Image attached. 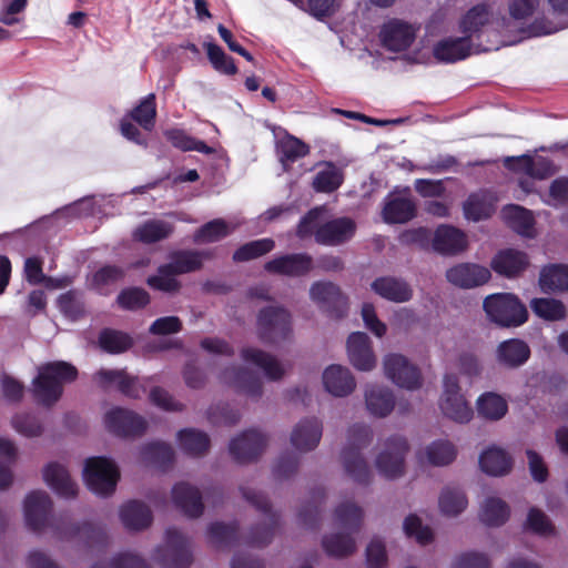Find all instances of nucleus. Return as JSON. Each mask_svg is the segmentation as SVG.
<instances>
[{
  "mask_svg": "<svg viewBox=\"0 0 568 568\" xmlns=\"http://www.w3.org/2000/svg\"><path fill=\"white\" fill-rule=\"evenodd\" d=\"M206 52L209 60L215 70L230 75L235 74L237 72V68L234 64V60L231 57L226 55L222 48L217 44L207 43Z\"/></svg>",
  "mask_w": 568,
  "mask_h": 568,
  "instance_id": "obj_63",
  "label": "nucleus"
},
{
  "mask_svg": "<svg viewBox=\"0 0 568 568\" xmlns=\"http://www.w3.org/2000/svg\"><path fill=\"white\" fill-rule=\"evenodd\" d=\"M529 265L528 255L515 248L499 251L491 260V268L506 277H515L524 272Z\"/></svg>",
  "mask_w": 568,
  "mask_h": 568,
  "instance_id": "obj_29",
  "label": "nucleus"
},
{
  "mask_svg": "<svg viewBox=\"0 0 568 568\" xmlns=\"http://www.w3.org/2000/svg\"><path fill=\"white\" fill-rule=\"evenodd\" d=\"M510 515L508 505L500 498H487L481 506L479 517L480 520L490 527H499L504 525Z\"/></svg>",
  "mask_w": 568,
  "mask_h": 568,
  "instance_id": "obj_47",
  "label": "nucleus"
},
{
  "mask_svg": "<svg viewBox=\"0 0 568 568\" xmlns=\"http://www.w3.org/2000/svg\"><path fill=\"white\" fill-rule=\"evenodd\" d=\"M335 520L343 527L352 531H357L361 528L363 520V510L354 503H342L335 509Z\"/></svg>",
  "mask_w": 568,
  "mask_h": 568,
  "instance_id": "obj_57",
  "label": "nucleus"
},
{
  "mask_svg": "<svg viewBox=\"0 0 568 568\" xmlns=\"http://www.w3.org/2000/svg\"><path fill=\"white\" fill-rule=\"evenodd\" d=\"M83 479L92 493L109 496L116 488L120 471L118 466L104 456L90 457L85 460Z\"/></svg>",
  "mask_w": 568,
  "mask_h": 568,
  "instance_id": "obj_6",
  "label": "nucleus"
},
{
  "mask_svg": "<svg viewBox=\"0 0 568 568\" xmlns=\"http://www.w3.org/2000/svg\"><path fill=\"white\" fill-rule=\"evenodd\" d=\"M498 196L495 191L480 189L471 192L463 203V213L467 221L480 222L490 219L497 209Z\"/></svg>",
  "mask_w": 568,
  "mask_h": 568,
  "instance_id": "obj_18",
  "label": "nucleus"
},
{
  "mask_svg": "<svg viewBox=\"0 0 568 568\" xmlns=\"http://www.w3.org/2000/svg\"><path fill=\"white\" fill-rule=\"evenodd\" d=\"M322 434L323 425L318 418H304L293 428L291 443L300 452H311L318 446Z\"/></svg>",
  "mask_w": 568,
  "mask_h": 568,
  "instance_id": "obj_26",
  "label": "nucleus"
},
{
  "mask_svg": "<svg viewBox=\"0 0 568 568\" xmlns=\"http://www.w3.org/2000/svg\"><path fill=\"white\" fill-rule=\"evenodd\" d=\"M153 559L163 568H189L193 560L189 539L176 528H168L165 544L155 549Z\"/></svg>",
  "mask_w": 568,
  "mask_h": 568,
  "instance_id": "obj_7",
  "label": "nucleus"
},
{
  "mask_svg": "<svg viewBox=\"0 0 568 568\" xmlns=\"http://www.w3.org/2000/svg\"><path fill=\"white\" fill-rule=\"evenodd\" d=\"M403 528L407 537H414L423 546L430 544L434 539L432 529L423 526L420 518L415 514L405 518Z\"/></svg>",
  "mask_w": 568,
  "mask_h": 568,
  "instance_id": "obj_61",
  "label": "nucleus"
},
{
  "mask_svg": "<svg viewBox=\"0 0 568 568\" xmlns=\"http://www.w3.org/2000/svg\"><path fill=\"white\" fill-rule=\"evenodd\" d=\"M274 247L275 242L273 239L264 237L254 240L236 248L235 252L233 253L232 260L235 263L255 260L272 252Z\"/></svg>",
  "mask_w": 568,
  "mask_h": 568,
  "instance_id": "obj_49",
  "label": "nucleus"
},
{
  "mask_svg": "<svg viewBox=\"0 0 568 568\" xmlns=\"http://www.w3.org/2000/svg\"><path fill=\"white\" fill-rule=\"evenodd\" d=\"M125 276L123 267L104 265L97 270L91 277V286L100 294H106V287L122 281Z\"/></svg>",
  "mask_w": 568,
  "mask_h": 568,
  "instance_id": "obj_54",
  "label": "nucleus"
},
{
  "mask_svg": "<svg viewBox=\"0 0 568 568\" xmlns=\"http://www.w3.org/2000/svg\"><path fill=\"white\" fill-rule=\"evenodd\" d=\"M408 452L407 440L398 435L386 442L385 449L376 457V467L386 478L394 479L404 474L405 456Z\"/></svg>",
  "mask_w": 568,
  "mask_h": 568,
  "instance_id": "obj_12",
  "label": "nucleus"
},
{
  "mask_svg": "<svg viewBox=\"0 0 568 568\" xmlns=\"http://www.w3.org/2000/svg\"><path fill=\"white\" fill-rule=\"evenodd\" d=\"M178 440L183 453L192 457L205 455L211 446L209 435L194 428L181 429L178 433Z\"/></svg>",
  "mask_w": 568,
  "mask_h": 568,
  "instance_id": "obj_40",
  "label": "nucleus"
},
{
  "mask_svg": "<svg viewBox=\"0 0 568 568\" xmlns=\"http://www.w3.org/2000/svg\"><path fill=\"white\" fill-rule=\"evenodd\" d=\"M467 505V497L459 488L447 487L439 496V508L447 516H457Z\"/></svg>",
  "mask_w": 568,
  "mask_h": 568,
  "instance_id": "obj_55",
  "label": "nucleus"
},
{
  "mask_svg": "<svg viewBox=\"0 0 568 568\" xmlns=\"http://www.w3.org/2000/svg\"><path fill=\"white\" fill-rule=\"evenodd\" d=\"M372 439V429L365 424H354L348 428L347 444L342 450L341 459L347 476L358 485L367 486L372 483V470L362 454Z\"/></svg>",
  "mask_w": 568,
  "mask_h": 568,
  "instance_id": "obj_2",
  "label": "nucleus"
},
{
  "mask_svg": "<svg viewBox=\"0 0 568 568\" xmlns=\"http://www.w3.org/2000/svg\"><path fill=\"white\" fill-rule=\"evenodd\" d=\"M256 336L264 345H278L293 338L292 314L284 306L270 305L256 315Z\"/></svg>",
  "mask_w": 568,
  "mask_h": 568,
  "instance_id": "obj_3",
  "label": "nucleus"
},
{
  "mask_svg": "<svg viewBox=\"0 0 568 568\" xmlns=\"http://www.w3.org/2000/svg\"><path fill=\"white\" fill-rule=\"evenodd\" d=\"M232 233L229 224L223 219H214L201 227H199L194 235V243H214L229 236Z\"/></svg>",
  "mask_w": 568,
  "mask_h": 568,
  "instance_id": "obj_51",
  "label": "nucleus"
},
{
  "mask_svg": "<svg viewBox=\"0 0 568 568\" xmlns=\"http://www.w3.org/2000/svg\"><path fill=\"white\" fill-rule=\"evenodd\" d=\"M104 424L111 434L121 438L141 437L148 428L144 417L123 407H114L106 412Z\"/></svg>",
  "mask_w": 568,
  "mask_h": 568,
  "instance_id": "obj_8",
  "label": "nucleus"
},
{
  "mask_svg": "<svg viewBox=\"0 0 568 568\" xmlns=\"http://www.w3.org/2000/svg\"><path fill=\"white\" fill-rule=\"evenodd\" d=\"M322 546L328 556L344 558L355 551V540L347 534H332L324 536Z\"/></svg>",
  "mask_w": 568,
  "mask_h": 568,
  "instance_id": "obj_53",
  "label": "nucleus"
},
{
  "mask_svg": "<svg viewBox=\"0 0 568 568\" xmlns=\"http://www.w3.org/2000/svg\"><path fill=\"white\" fill-rule=\"evenodd\" d=\"M491 10L485 3L477 4L468 10L459 23L460 31L464 33L463 38H467L470 41V38L489 22Z\"/></svg>",
  "mask_w": 568,
  "mask_h": 568,
  "instance_id": "obj_46",
  "label": "nucleus"
},
{
  "mask_svg": "<svg viewBox=\"0 0 568 568\" xmlns=\"http://www.w3.org/2000/svg\"><path fill=\"white\" fill-rule=\"evenodd\" d=\"M530 307L538 317L546 321L556 322L566 317V307L559 300L549 297L534 298Z\"/></svg>",
  "mask_w": 568,
  "mask_h": 568,
  "instance_id": "obj_52",
  "label": "nucleus"
},
{
  "mask_svg": "<svg viewBox=\"0 0 568 568\" xmlns=\"http://www.w3.org/2000/svg\"><path fill=\"white\" fill-rule=\"evenodd\" d=\"M156 118V103L155 94L150 93L143 98L140 103L133 108L120 121V131L123 138L128 140L136 139L139 129L133 123L135 122L145 131H151L154 128Z\"/></svg>",
  "mask_w": 568,
  "mask_h": 568,
  "instance_id": "obj_10",
  "label": "nucleus"
},
{
  "mask_svg": "<svg viewBox=\"0 0 568 568\" xmlns=\"http://www.w3.org/2000/svg\"><path fill=\"white\" fill-rule=\"evenodd\" d=\"M172 499L176 508L189 518H199L204 511L200 490L189 483L175 484L172 488Z\"/></svg>",
  "mask_w": 568,
  "mask_h": 568,
  "instance_id": "obj_27",
  "label": "nucleus"
},
{
  "mask_svg": "<svg viewBox=\"0 0 568 568\" xmlns=\"http://www.w3.org/2000/svg\"><path fill=\"white\" fill-rule=\"evenodd\" d=\"M241 356L244 362L254 364L263 369L265 376L270 381L281 379L285 371L280 362L271 354L254 347H244L241 351Z\"/></svg>",
  "mask_w": 568,
  "mask_h": 568,
  "instance_id": "obj_36",
  "label": "nucleus"
},
{
  "mask_svg": "<svg viewBox=\"0 0 568 568\" xmlns=\"http://www.w3.org/2000/svg\"><path fill=\"white\" fill-rule=\"evenodd\" d=\"M164 264L160 265L156 270L155 275H151L146 278V284L156 291L174 294L178 293L182 284L176 280V275L173 272H169Z\"/></svg>",
  "mask_w": 568,
  "mask_h": 568,
  "instance_id": "obj_59",
  "label": "nucleus"
},
{
  "mask_svg": "<svg viewBox=\"0 0 568 568\" xmlns=\"http://www.w3.org/2000/svg\"><path fill=\"white\" fill-rule=\"evenodd\" d=\"M501 217L505 223L516 233L530 236L535 226L532 213L517 204L505 205L501 210Z\"/></svg>",
  "mask_w": 568,
  "mask_h": 568,
  "instance_id": "obj_37",
  "label": "nucleus"
},
{
  "mask_svg": "<svg viewBox=\"0 0 568 568\" xmlns=\"http://www.w3.org/2000/svg\"><path fill=\"white\" fill-rule=\"evenodd\" d=\"M133 345L132 337L121 331L103 328L99 334V346L109 354H120Z\"/></svg>",
  "mask_w": 568,
  "mask_h": 568,
  "instance_id": "obj_48",
  "label": "nucleus"
},
{
  "mask_svg": "<svg viewBox=\"0 0 568 568\" xmlns=\"http://www.w3.org/2000/svg\"><path fill=\"white\" fill-rule=\"evenodd\" d=\"M324 491L314 494V501L304 505L298 511V521L305 528L315 529L318 527L321 519L320 504L324 500Z\"/></svg>",
  "mask_w": 568,
  "mask_h": 568,
  "instance_id": "obj_62",
  "label": "nucleus"
},
{
  "mask_svg": "<svg viewBox=\"0 0 568 568\" xmlns=\"http://www.w3.org/2000/svg\"><path fill=\"white\" fill-rule=\"evenodd\" d=\"M470 54V41L467 38H449L434 47V55L442 62H455Z\"/></svg>",
  "mask_w": 568,
  "mask_h": 568,
  "instance_id": "obj_41",
  "label": "nucleus"
},
{
  "mask_svg": "<svg viewBox=\"0 0 568 568\" xmlns=\"http://www.w3.org/2000/svg\"><path fill=\"white\" fill-rule=\"evenodd\" d=\"M78 377V369L68 362L55 361L45 363L38 368L32 381V394L37 403L51 407L63 394V385Z\"/></svg>",
  "mask_w": 568,
  "mask_h": 568,
  "instance_id": "obj_1",
  "label": "nucleus"
},
{
  "mask_svg": "<svg viewBox=\"0 0 568 568\" xmlns=\"http://www.w3.org/2000/svg\"><path fill=\"white\" fill-rule=\"evenodd\" d=\"M504 166L520 176H534L546 179L556 172L554 163L544 156L532 158L528 154L507 156L504 159Z\"/></svg>",
  "mask_w": 568,
  "mask_h": 568,
  "instance_id": "obj_17",
  "label": "nucleus"
},
{
  "mask_svg": "<svg viewBox=\"0 0 568 568\" xmlns=\"http://www.w3.org/2000/svg\"><path fill=\"white\" fill-rule=\"evenodd\" d=\"M371 286L377 295L390 302L404 303L413 297L408 283L393 276L377 277Z\"/></svg>",
  "mask_w": 568,
  "mask_h": 568,
  "instance_id": "obj_33",
  "label": "nucleus"
},
{
  "mask_svg": "<svg viewBox=\"0 0 568 568\" xmlns=\"http://www.w3.org/2000/svg\"><path fill=\"white\" fill-rule=\"evenodd\" d=\"M239 528L237 521L230 524L212 523L207 529L209 540L216 548L231 546L239 539Z\"/></svg>",
  "mask_w": 568,
  "mask_h": 568,
  "instance_id": "obj_50",
  "label": "nucleus"
},
{
  "mask_svg": "<svg viewBox=\"0 0 568 568\" xmlns=\"http://www.w3.org/2000/svg\"><path fill=\"white\" fill-rule=\"evenodd\" d=\"M343 173L332 162L326 163V169L317 172L313 186L317 192L332 193L343 183Z\"/></svg>",
  "mask_w": 568,
  "mask_h": 568,
  "instance_id": "obj_56",
  "label": "nucleus"
},
{
  "mask_svg": "<svg viewBox=\"0 0 568 568\" xmlns=\"http://www.w3.org/2000/svg\"><path fill=\"white\" fill-rule=\"evenodd\" d=\"M539 285L545 293L568 291V265L554 264L542 268Z\"/></svg>",
  "mask_w": 568,
  "mask_h": 568,
  "instance_id": "obj_45",
  "label": "nucleus"
},
{
  "mask_svg": "<svg viewBox=\"0 0 568 568\" xmlns=\"http://www.w3.org/2000/svg\"><path fill=\"white\" fill-rule=\"evenodd\" d=\"M468 245L464 231L453 225H439L433 236V248L442 254L455 255Z\"/></svg>",
  "mask_w": 568,
  "mask_h": 568,
  "instance_id": "obj_28",
  "label": "nucleus"
},
{
  "mask_svg": "<svg viewBox=\"0 0 568 568\" xmlns=\"http://www.w3.org/2000/svg\"><path fill=\"white\" fill-rule=\"evenodd\" d=\"M480 469L491 476H503L510 471L513 460L501 448L486 449L479 457Z\"/></svg>",
  "mask_w": 568,
  "mask_h": 568,
  "instance_id": "obj_42",
  "label": "nucleus"
},
{
  "mask_svg": "<svg viewBox=\"0 0 568 568\" xmlns=\"http://www.w3.org/2000/svg\"><path fill=\"white\" fill-rule=\"evenodd\" d=\"M381 41L389 51L399 52L408 49L416 38V29L402 20L393 19L382 27Z\"/></svg>",
  "mask_w": 568,
  "mask_h": 568,
  "instance_id": "obj_20",
  "label": "nucleus"
},
{
  "mask_svg": "<svg viewBox=\"0 0 568 568\" xmlns=\"http://www.w3.org/2000/svg\"><path fill=\"white\" fill-rule=\"evenodd\" d=\"M347 353L349 362L356 369L368 372L375 367L376 358L366 333L354 332L348 336Z\"/></svg>",
  "mask_w": 568,
  "mask_h": 568,
  "instance_id": "obj_24",
  "label": "nucleus"
},
{
  "mask_svg": "<svg viewBox=\"0 0 568 568\" xmlns=\"http://www.w3.org/2000/svg\"><path fill=\"white\" fill-rule=\"evenodd\" d=\"M220 379L237 392L251 397H261L263 393L262 381L257 373L241 366H230L221 372Z\"/></svg>",
  "mask_w": 568,
  "mask_h": 568,
  "instance_id": "obj_22",
  "label": "nucleus"
},
{
  "mask_svg": "<svg viewBox=\"0 0 568 568\" xmlns=\"http://www.w3.org/2000/svg\"><path fill=\"white\" fill-rule=\"evenodd\" d=\"M91 568H151L144 559L130 552L115 556L109 565L95 562Z\"/></svg>",
  "mask_w": 568,
  "mask_h": 568,
  "instance_id": "obj_64",
  "label": "nucleus"
},
{
  "mask_svg": "<svg viewBox=\"0 0 568 568\" xmlns=\"http://www.w3.org/2000/svg\"><path fill=\"white\" fill-rule=\"evenodd\" d=\"M212 257L209 251L181 250L170 254V262L165 263V270L175 275L195 272L202 268L203 260Z\"/></svg>",
  "mask_w": 568,
  "mask_h": 568,
  "instance_id": "obj_30",
  "label": "nucleus"
},
{
  "mask_svg": "<svg viewBox=\"0 0 568 568\" xmlns=\"http://www.w3.org/2000/svg\"><path fill=\"white\" fill-rule=\"evenodd\" d=\"M241 490L243 497L265 516V523L251 528L246 542L253 547H265L275 535L280 525V517L272 510V505L264 494L248 488H241Z\"/></svg>",
  "mask_w": 568,
  "mask_h": 568,
  "instance_id": "obj_5",
  "label": "nucleus"
},
{
  "mask_svg": "<svg viewBox=\"0 0 568 568\" xmlns=\"http://www.w3.org/2000/svg\"><path fill=\"white\" fill-rule=\"evenodd\" d=\"M456 454L455 446L448 440H436L426 449L427 459L434 466L449 465L455 460Z\"/></svg>",
  "mask_w": 568,
  "mask_h": 568,
  "instance_id": "obj_60",
  "label": "nucleus"
},
{
  "mask_svg": "<svg viewBox=\"0 0 568 568\" xmlns=\"http://www.w3.org/2000/svg\"><path fill=\"white\" fill-rule=\"evenodd\" d=\"M52 500L43 490L31 491L24 499V519L29 529L40 532L49 526L52 511Z\"/></svg>",
  "mask_w": 568,
  "mask_h": 568,
  "instance_id": "obj_14",
  "label": "nucleus"
},
{
  "mask_svg": "<svg viewBox=\"0 0 568 568\" xmlns=\"http://www.w3.org/2000/svg\"><path fill=\"white\" fill-rule=\"evenodd\" d=\"M118 305L125 311H138L150 303V294L142 287H128L116 297Z\"/></svg>",
  "mask_w": 568,
  "mask_h": 568,
  "instance_id": "obj_58",
  "label": "nucleus"
},
{
  "mask_svg": "<svg viewBox=\"0 0 568 568\" xmlns=\"http://www.w3.org/2000/svg\"><path fill=\"white\" fill-rule=\"evenodd\" d=\"M484 310L494 323L503 327H517L528 318L525 305L509 293L489 295L484 300Z\"/></svg>",
  "mask_w": 568,
  "mask_h": 568,
  "instance_id": "obj_4",
  "label": "nucleus"
},
{
  "mask_svg": "<svg viewBox=\"0 0 568 568\" xmlns=\"http://www.w3.org/2000/svg\"><path fill=\"white\" fill-rule=\"evenodd\" d=\"M365 403L372 415L385 417L394 409L395 397L388 388L373 385L365 392Z\"/></svg>",
  "mask_w": 568,
  "mask_h": 568,
  "instance_id": "obj_38",
  "label": "nucleus"
},
{
  "mask_svg": "<svg viewBox=\"0 0 568 568\" xmlns=\"http://www.w3.org/2000/svg\"><path fill=\"white\" fill-rule=\"evenodd\" d=\"M311 297L331 318H342L348 310V300L332 282H315L310 290Z\"/></svg>",
  "mask_w": 568,
  "mask_h": 568,
  "instance_id": "obj_11",
  "label": "nucleus"
},
{
  "mask_svg": "<svg viewBox=\"0 0 568 568\" xmlns=\"http://www.w3.org/2000/svg\"><path fill=\"white\" fill-rule=\"evenodd\" d=\"M54 530L60 539H71L74 537H84L89 546H106L109 537L103 527L92 525L90 523L74 524L61 518L54 525Z\"/></svg>",
  "mask_w": 568,
  "mask_h": 568,
  "instance_id": "obj_19",
  "label": "nucleus"
},
{
  "mask_svg": "<svg viewBox=\"0 0 568 568\" xmlns=\"http://www.w3.org/2000/svg\"><path fill=\"white\" fill-rule=\"evenodd\" d=\"M356 231L355 222L349 217H337L320 225L314 239L317 244L336 246L349 241Z\"/></svg>",
  "mask_w": 568,
  "mask_h": 568,
  "instance_id": "obj_21",
  "label": "nucleus"
},
{
  "mask_svg": "<svg viewBox=\"0 0 568 568\" xmlns=\"http://www.w3.org/2000/svg\"><path fill=\"white\" fill-rule=\"evenodd\" d=\"M313 268V258L306 253H292L277 256L264 264V270L274 275L301 277Z\"/></svg>",
  "mask_w": 568,
  "mask_h": 568,
  "instance_id": "obj_16",
  "label": "nucleus"
},
{
  "mask_svg": "<svg viewBox=\"0 0 568 568\" xmlns=\"http://www.w3.org/2000/svg\"><path fill=\"white\" fill-rule=\"evenodd\" d=\"M383 219L388 224H403L416 216V204L408 196H395L386 200Z\"/></svg>",
  "mask_w": 568,
  "mask_h": 568,
  "instance_id": "obj_35",
  "label": "nucleus"
},
{
  "mask_svg": "<svg viewBox=\"0 0 568 568\" xmlns=\"http://www.w3.org/2000/svg\"><path fill=\"white\" fill-rule=\"evenodd\" d=\"M490 271L481 265L462 263L447 270V281L462 288H471L487 283L490 278Z\"/></svg>",
  "mask_w": 568,
  "mask_h": 568,
  "instance_id": "obj_25",
  "label": "nucleus"
},
{
  "mask_svg": "<svg viewBox=\"0 0 568 568\" xmlns=\"http://www.w3.org/2000/svg\"><path fill=\"white\" fill-rule=\"evenodd\" d=\"M267 445V437L256 429H247L230 442L229 450L239 464L256 460Z\"/></svg>",
  "mask_w": 568,
  "mask_h": 568,
  "instance_id": "obj_15",
  "label": "nucleus"
},
{
  "mask_svg": "<svg viewBox=\"0 0 568 568\" xmlns=\"http://www.w3.org/2000/svg\"><path fill=\"white\" fill-rule=\"evenodd\" d=\"M440 409L445 416L458 423H467L473 416L471 407L460 393L459 381L456 374L449 373L444 376Z\"/></svg>",
  "mask_w": 568,
  "mask_h": 568,
  "instance_id": "obj_9",
  "label": "nucleus"
},
{
  "mask_svg": "<svg viewBox=\"0 0 568 568\" xmlns=\"http://www.w3.org/2000/svg\"><path fill=\"white\" fill-rule=\"evenodd\" d=\"M142 460L162 470L169 469L175 460V454L171 445L163 442H152L142 446Z\"/></svg>",
  "mask_w": 568,
  "mask_h": 568,
  "instance_id": "obj_39",
  "label": "nucleus"
},
{
  "mask_svg": "<svg viewBox=\"0 0 568 568\" xmlns=\"http://www.w3.org/2000/svg\"><path fill=\"white\" fill-rule=\"evenodd\" d=\"M120 518L128 530H143L153 520V515L148 505L139 500H130L120 509Z\"/></svg>",
  "mask_w": 568,
  "mask_h": 568,
  "instance_id": "obj_34",
  "label": "nucleus"
},
{
  "mask_svg": "<svg viewBox=\"0 0 568 568\" xmlns=\"http://www.w3.org/2000/svg\"><path fill=\"white\" fill-rule=\"evenodd\" d=\"M325 389L337 397L349 395L356 386V382L348 368L341 365H331L323 373Z\"/></svg>",
  "mask_w": 568,
  "mask_h": 568,
  "instance_id": "obj_31",
  "label": "nucleus"
},
{
  "mask_svg": "<svg viewBox=\"0 0 568 568\" xmlns=\"http://www.w3.org/2000/svg\"><path fill=\"white\" fill-rule=\"evenodd\" d=\"M531 356L528 343L520 338H508L500 342L495 351L496 362L500 367L517 369L524 366Z\"/></svg>",
  "mask_w": 568,
  "mask_h": 568,
  "instance_id": "obj_23",
  "label": "nucleus"
},
{
  "mask_svg": "<svg viewBox=\"0 0 568 568\" xmlns=\"http://www.w3.org/2000/svg\"><path fill=\"white\" fill-rule=\"evenodd\" d=\"M173 232V224L163 220H149L134 230L133 237L143 244H153L168 239Z\"/></svg>",
  "mask_w": 568,
  "mask_h": 568,
  "instance_id": "obj_43",
  "label": "nucleus"
},
{
  "mask_svg": "<svg viewBox=\"0 0 568 568\" xmlns=\"http://www.w3.org/2000/svg\"><path fill=\"white\" fill-rule=\"evenodd\" d=\"M43 478L52 490L64 498H73L78 494V486L71 478L67 468L59 463H50L43 470Z\"/></svg>",
  "mask_w": 568,
  "mask_h": 568,
  "instance_id": "obj_32",
  "label": "nucleus"
},
{
  "mask_svg": "<svg viewBox=\"0 0 568 568\" xmlns=\"http://www.w3.org/2000/svg\"><path fill=\"white\" fill-rule=\"evenodd\" d=\"M385 375L396 385L406 389L422 386V374L404 355L388 354L384 358Z\"/></svg>",
  "mask_w": 568,
  "mask_h": 568,
  "instance_id": "obj_13",
  "label": "nucleus"
},
{
  "mask_svg": "<svg viewBox=\"0 0 568 568\" xmlns=\"http://www.w3.org/2000/svg\"><path fill=\"white\" fill-rule=\"evenodd\" d=\"M478 415L488 420H499L508 412L506 399L496 393L487 392L477 399Z\"/></svg>",
  "mask_w": 568,
  "mask_h": 568,
  "instance_id": "obj_44",
  "label": "nucleus"
}]
</instances>
